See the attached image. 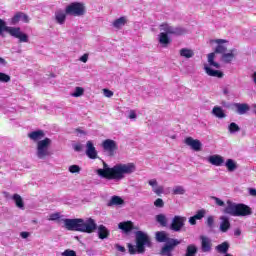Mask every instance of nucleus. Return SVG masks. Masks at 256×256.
Masks as SVG:
<instances>
[{
  "label": "nucleus",
  "instance_id": "1",
  "mask_svg": "<svg viewBox=\"0 0 256 256\" xmlns=\"http://www.w3.org/2000/svg\"><path fill=\"white\" fill-rule=\"evenodd\" d=\"M104 169H98L96 171L99 177L102 179H107L108 181H123L125 175H131V173H135V164L127 163V164H116L113 167H108L107 163H103Z\"/></svg>",
  "mask_w": 256,
  "mask_h": 256
},
{
  "label": "nucleus",
  "instance_id": "2",
  "mask_svg": "<svg viewBox=\"0 0 256 256\" xmlns=\"http://www.w3.org/2000/svg\"><path fill=\"white\" fill-rule=\"evenodd\" d=\"M104 169H98L96 171L99 177L102 179H107L108 181H123L125 175H131V173H135V164L127 163V164H116L113 167H108L107 163H103Z\"/></svg>",
  "mask_w": 256,
  "mask_h": 256
},
{
  "label": "nucleus",
  "instance_id": "3",
  "mask_svg": "<svg viewBox=\"0 0 256 256\" xmlns=\"http://www.w3.org/2000/svg\"><path fill=\"white\" fill-rule=\"evenodd\" d=\"M64 221V227L67 231H78L79 233H95L97 231V223L93 218H66Z\"/></svg>",
  "mask_w": 256,
  "mask_h": 256
},
{
  "label": "nucleus",
  "instance_id": "4",
  "mask_svg": "<svg viewBox=\"0 0 256 256\" xmlns=\"http://www.w3.org/2000/svg\"><path fill=\"white\" fill-rule=\"evenodd\" d=\"M155 239L158 243H164L160 250L162 256H173V251L179 247L181 240L169 237L166 231H157Z\"/></svg>",
  "mask_w": 256,
  "mask_h": 256
},
{
  "label": "nucleus",
  "instance_id": "5",
  "mask_svg": "<svg viewBox=\"0 0 256 256\" xmlns=\"http://www.w3.org/2000/svg\"><path fill=\"white\" fill-rule=\"evenodd\" d=\"M145 245L151 247V239L143 231L136 232V246L128 243L127 248L130 255H135L136 253H145Z\"/></svg>",
  "mask_w": 256,
  "mask_h": 256
},
{
  "label": "nucleus",
  "instance_id": "6",
  "mask_svg": "<svg viewBox=\"0 0 256 256\" xmlns=\"http://www.w3.org/2000/svg\"><path fill=\"white\" fill-rule=\"evenodd\" d=\"M3 31L10 34L11 37L19 39V43H29V36L23 33L20 27H9L5 20L0 19V33H3Z\"/></svg>",
  "mask_w": 256,
  "mask_h": 256
},
{
  "label": "nucleus",
  "instance_id": "7",
  "mask_svg": "<svg viewBox=\"0 0 256 256\" xmlns=\"http://www.w3.org/2000/svg\"><path fill=\"white\" fill-rule=\"evenodd\" d=\"M213 42L217 43V46L214 52L208 54V63L211 67H215V69H219L221 65L215 62V54L224 55L225 53H227V46H225V43H227V40L216 39V40H213Z\"/></svg>",
  "mask_w": 256,
  "mask_h": 256
},
{
  "label": "nucleus",
  "instance_id": "8",
  "mask_svg": "<svg viewBox=\"0 0 256 256\" xmlns=\"http://www.w3.org/2000/svg\"><path fill=\"white\" fill-rule=\"evenodd\" d=\"M66 15L72 17H83L86 13L85 4L81 2H73L66 6Z\"/></svg>",
  "mask_w": 256,
  "mask_h": 256
},
{
  "label": "nucleus",
  "instance_id": "9",
  "mask_svg": "<svg viewBox=\"0 0 256 256\" xmlns=\"http://www.w3.org/2000/svg\"><path fill=\"white\" fill-rule=\"evenodd\" d=\"M49 145H51V139L45 138L37 143V157L38 159H45L49 155Z\"/></svg>",
  "mask_w": 256,
  "mask_h": 256
},
{
  "label": "nucleus",
  "instance_id": "10",
  "mask_svg": "<svg viewBox=\"0 0 256 256\" xmlns=\"http://www.w3.org/2000/svg\"><path fill=\"white\" fill-rule=\"evenodd\" d=\"M185 221H187L186 217L176 215L172 218L169 229L175 233H179L185 227Z\"/></svg>",
  "mask_w": 256,
  "mask_h": 256
},
{
  "label": "nucleus",
  "instance_id": "11",
  "mask_svg": "<svg viewBox=\"0 0 256 256\" xmlns=\"http://www.w3.org/2000/svg\"><path fill=\"white\" fill-rule=\"evenodd\" d=\"M160 31H164L166 35H185V29L173 26H169L167 23H163L160 25Z\"/></svg>",
  "mask_w": 256,
  "mask_h": 256
},
{
  "label": "nucleus",
  "instance_id": "12",
  "mask_svg": "<svg viewBox=\"0 0 256 256\" xmlns=\"http://www.w3.org/2000/svg\"><path fill=\"white\" fill-rule=\"evenodd\" d=\"M102 147L104 151H107L109 157H113L115 155V151L119 149L117 146V142L111 139H106L102 143Z\"/></svg>",
  "mask_w": 256,
  "mask_h": 256
},
{
  "label": "nucleus",
  "instance_id": "13",
  "mask_svg": "<svg viewBox=\"0 0 256 256\" xmlns=\"http://www.w3.org/2000/svg\"><path fill=\"white\" fill-rule=\"evenodd\" d=\"M249 215H253L251 207L243 203L236 204V217H249Z\"/></svg>",
  "mask_w": 256,
  "mask_h": 256
},
{
  "label": "nucleus",
  "instance_id": "14",
  "mask_svg": "<svg viewBox=\"0 0 256 256\" xmlns=\"http://www.w3.org/2000/svg\"><path fill=\"white\" fill-rule=\"evenodd\" d=\"M185 143L193 149V151H201V147H203V144H201V141L197 139H193V137H187L185 139Z\"/></svg>",
  "mask_w": 256,
  "mask_h": 256
},
{
  "label": "nucleus",
  "instance_id": "15",
  "mask_svg": "<svg viewBox=\"0 0 256 256\" xmlns=\"http://www.w3.org/2000/svg\"><path fill=\"white\" fill-rule=\"evenodd\" d=\"M225 215H231V217H237V204L227 201V206L224 208Z\"/></svg>",
  "mask_w": 256,
  "mask_h": 256
},
{
  "label": "nucleus",
  "instance_id": "16",
  "mask_svg": "<svg viewBox=\"0 0 256 256\" xmlns=\"http://www.w3.org/2000/svg\"><path fill=\"white\" fill-rule=\"evenodd\" d=\"M86 155L89 159H97V149L92 141L86 143Z\"/></svg>",
  "mask_w": 256,
  "mask_h": 256
},
{
  "label": "nucleus",
  "instance_id": "17",
  "mask_svg": "<svg viewBox=\"0 0 256 256\" xmlns=\"http://www.w3.org/2000/svg\"><path fill=\"white\" fill-rule=\"evenodd\" d=\"M201 249L203 253H209L211 251L213 244L211 243V239L207 236H201Z\"/></svg>",
  "mask_w": 256,
  "mask_h": 256
},
{
  "label": "nucleus",
  "instance_id": "18",
  "mask_svg": "<svg viewBox=\"0 0 256 256\" xmlns=\"http://www.w3.org/2000/svg\"><path fill=\"white\" fill-rule=\"evenodd\" d=\"M220 220V231L222 233H227L229 229H231V222L229 221V218L227 216H221Z\"/></svg>",
  "mask_w": 256,
  "mask_h": 256
},
{
  "label": "nucleus",
  "instance_id": "19",
  "mask_svg": "<svg viewBox=\"0 0 256 256\" xmlns=\"http://www.w3.org/2000/svg\"><path fill=\"white\" fill-rule=\"evenodd\" d=\"M208 161L211 163V165H215V167H221V165L225 163V160L221 155H212L208 158Z\"/></svg>",
  "mask_w": 256,
  "mask_h": 256
},
{
  "label": "nucleus",
  "instance_id": "20",
  "mask_svg": "<svg viewBox=\"0 0 256 256\" xmlns=\"http://www.w3.org/2000/svg\"><path fill=\"white\" fill-rule=\"evenodd\" d=\"M67 19V13L66 10H57L55 12V20L59 25H63L65 23V20Z\"/></svg>",
  "mask_w": 256,
  "mask_h": 256
},
{
  "label": "nucleus",
  "instance_id": "21",
  "mask_svg": "<svg viewBox=\"0 0 256 256\" xmlns=\"http://www.w3.org/2000/svg\"><path fill=\"white\" fill-rule=\"evenodd\" d=\"M109 235H111V232L105 227V225L101 224L98 226V237L100 239H109Z\"/></svg>",
  "mask_w": 256,
  "mask_h": 256
},
{
  "label": "nucleus",
  "instance_id": "22",
  "mask_svg": "<svg viewBox=\"0 0 256 256\" xmlns=\"http://www.w3.org/2000/svg\"><path fill=\"white\" fill-rule=\"evenodd\" d=\"M235 55H237V50L232 49V50H230L229 53L222 54L221 59L224 63H231V61H233V59H235Z\"/></svg>",
  "mask_w": 256,
  "mask_h": 256
},
{
  "label": "nucleus",
  "instance_id": "23",
  "mask_svg": "<svg viewBox=\"0 0 256 256\" xmlns=\"http://www.w3.org/2000/svg\"><path fill=\"white\" fill-rule=\"evenodd\" d=\"M28 137L32 141H39L45 137V132L43 130L32 131L28 134Z\"/></svg>",
  "mask_w": 256,
  "mask_h": 256
},
{
  "label": "nucleus",
  "instance_id": "24",
  "mask_svg": "<svg viewBox=\"0 0 256 256\" xmlns=\"http://www.w3.org/2000/svg\"><path fill=\"white\" fill-rule=\"evenodd\" d=\"M119 229L124 231V233H131L134 229V225L131 221H126V222H120L118 224Z\"/></svg>",
  "mask_w": 256,
  "mask_h": 256
},
{
  "label": "nucleus",
  "instance_id": "25",
  "mask_svg": "<svg viewBox=\"0 0 256 256\" xmlns=\"http://www.w3.org/2000/svg\"><path fill=\"white\" fill-rule=\"evenodd\" d=\"M207 75H209V77H217L218 79L223 78V72L219 71V70H213L208 66L204 67Z\"/></svg>",
  "mask_w": 256,
  "mask_h": 256
},
{
  "label": "nucleus",
  "instance_id": "26",
  "mask_svg": "<svg viewBox=\"0 0 256 256\" xmlns=\"http://www.w3.org/2000/svg\"><path fill=\"white\" fill-rule=\"evenodd\" d=\"M13 201L15 202L16 207L18 209H25V202H23V198L19 194H14L12 196Z\"/></svg>",
  "mask_w": 256,
  "mask_h": 256
},
{
  "label": "nucleus",
  "instance_id": "27",
  "mask_svg": "<svg viewBox=\"0 0 256 256\" xmlns=\"http://www.w3.org/2000/svg\"><path fill=\"white\" fill-rule=\"evenodd\" d=\"M124 25H127V17L122 16L113 22V27L115 29H121V27H124Z\"/></svg>",
  "mask_w": 256,
  "mask_h": 256
},
{
  "label": "nucleus",
  "instance_id": "28",
  "mask_svg": "<svg viewBox=\"0 0 256 256\" xmlns=\"http://www.w3.org/2000/svg\"><path fill=\"white\" fill-rule=\"evenodd\" d=\"M180 57H185V59H191V57L195 56V52H193L192 49L189 48H182L179 51Z\"/></svg>",
  "mask_w": 256,
  "mask_h": 256
},
{
  "label": "nucleus",
  "instance_id": "29",
  "mask_svg": "<svg viewBox=\"0 0 256 256\" xmlns=\"http://www.w3.org/2000/svg\"><path fill=\"white\" fill-rule=\"evenodd\" d=\"M212 113H213V115H215V117H218V119H225V117H227V115L223 111V108H221L219 106H215L212 109Z\"/></svg>",
  "mask_w": 256,
  "mask_h": 256
},
{
  "label": "nucleus",
  "instance_id": "30",
  "mask_svg": "<svg viewBox=\"0 0 256 256\" xmlns=\"http://www.w3.org/2000/svg\"><path fill=\"white\" fill-rule=\"evenodd\" d=\"M235 107L237 109L238 115H245V113H247V111H249V105L248 104L236 103Z\"/></svg>",
  "mask_w": 256,
  "mask_h": 256
},
{
  "label": "nucleus",
  "instance_id": "31",
  "mask_svg": "<svg viewBox=\"0 0 256 256\" xmlns=\"http://www.w3.org/2000/svg\"><path fill=\"white\" fill-rule=\"evenodd\" d=\"M216 251L218 253H222L223 255H226L227 251H229V242L225 241V242L217 245Z\"/></svg>",
  "mask_w": 256,
  "mask_h": 256
},
{
  "label": "nucleus",
  "instance_id": "32",
  "mask_svg": "<svg viewBox=\"0 0 256 256\" xmlns=\"http://www.w3.org/2000/svg\"><path fill=\"white\" fill-rule=\"evenodd\" d=\"M159 43H161V45H169V43H171V39H169V35L165 32H161L159 34Z\"/></svg>",
  "mask_w": 256,
  "mask_h": 256
},
{
  "label": "nucleus",
  "instance_id": "33",
  "mask_svg": "<svg viewBox=\"0 0 256 256\" xmlns=\"http://www.w3.org/2000/svg\"><path fill=\"white\" fill-rule=\"evenodd\" d=\"M123 203H125L123 198L119 196H113L108 202V207H111L112 205H123Z\"/></svg>",
  "mask_w": 256,
  "mask_h": 256
},
{
  "label": "nucleus",
  "instance_id": "34",
  "mask_svg": "<svg viewBox=\"0 0 256 256\" xmlns=\"http://www.w3.org/2000/svg\"><path fill=\"white\" fill-rule=\"evenodd\" d=\"M197 255V246L195 244H190L186 248L185 256H195Z\"/></svg>",
  "mask_w": 256,
  "mask_h": 256
},
{
  "label": "nucleus",
  "instance_id": "35",
  "mask_svg": "<svg viewBox=\"0 0 256 256\" xmlns=\"http://www.w3.org/2000/svg\"><path fill=\"white\" fill-rule=\"evenodd\" d=\"M156 221L161 227H167V216L165 214L156 215Z\"/></svg>",
  "mask_w": 256,
  "mask_h": 256
},
{
  "label": "nucleus",
  "instance_id": "36",
  "mask_svg": "<svg viewBox=\"0 0 256 256\" xmlns=\"http://www.w3.org/2000/svg\"><path fill=\"white\" fill-rule=\"evenodd\" d=\"M226 167L228 171L233 172L235 171V169H237V164L235 163V161H233V159H228L226 161Z\"/></svg>",
  "mask_w": 256,
  "mask_h": 256
},
{
  "label": "nucleus",
  "instance_id": "37",
  "mask_svg": "<svg viewBox=\"0 0 256 256\" xmlns=\"http://www.w3.org/2000/svg\"><path fill=\"white\" fill-rule=\"evenodd\" d=\"M228 131L229 133H237L238 131H241V128L239 127V125H237V123L232 122L228 126Z\"/></svg>",
  "mask_w": 256,
  "mask_h": 256
},
{
  "label": "nucleus",
  "instance_id": "38",
  "mask_svg": "<svg viewBox=\"0 0 256 256\" xmlns=\"http://www.w3.org/2000/svg\"><path fill=\"white\" fill-rule=\"evenodd\" d=\"M11 81V76L9 74L0 72V83H9Z\"/></svg>",
  "mask_w": 256,
  "mask_h": 256
},
{
  "label": "nucleus",
  "instance_id": "39",
  "mask_svg": "<svg viewBox=\"0 0 256 256\" xmlns=\"http://www.w3.org/2000/svg\"><path fill=\"white\" fill-rule=\"evenodd\" d=\"M206 225L209 229H214L215 227V218L213 216H208L206 220Z\"/></svg>",
  "mask_w": 256,
  "mask_h": 256
},
{
  "label": "nucleus",
  "instance_id": "40",
  "mask_svg": "<svg viewBox=\"0 0 256 256\" xmlns=\"http://www.w3.org/2000/svg\"><path fill=\"white\" fill-rule=\"evenodd\" d=\"M21 15L22 12H17L11 19V24L12 25H17V23H19V21H21Z\"/></svg>",
  "mask_w": 256,
  "mask_h": 256
},
{
  "label": "nucleus",
  "instance_id": "41",
  "mask_svg": "<svg viewBox=\"0 0 256 256\" xmlns=\"http://www.w3.org/2000/svg\"><path fill=\"white\" fill-rule=\"evenodd\" d=\"M173 195H185V188L183 186L174 187Z\"/></svg>",
  "mask_w": 256,
  "mask_h": 256
},
{
  "label": "nucleus",
  "instance_id": "42",
  "mask_svg": "<svg viewBox=\"0 0 256 256\" xmlns=\"http://www.w3.org/2000/svg\"><path fill=\"white\" fill-rule=\"evenodd\" d=\"M83 93H85V89H83V87H76L72 97H81Z\"/></svg>",
  "mask_w": 256,
  "mask_h": 256
},
{
  "label": "nucleus",
  "instance_id": "43",
  "mask_svg": "<svg viewBox=\"0 0 256 256\" xmlns=\"http://www.w3.org/2000/svg\"><path fill=\"white\" fill-rule=\"evenodd\" d=\"M154 206L161 209V208L165 207V202L163 201V199L158 198L154 201Z\"/></svg>",
  "mask_w": 256,
  "mask_h": 256
},
{
  "label": "nucleus",
  "instance_id": "44",
  "mask_svg": "<svg viewBox=\"0 0 256 256\" xmlns=\"http://www.w3.org/2000/svg\"><path fill=\"white\" fill-rule=\"evenodd\" d=\"M70 173H80L81 172V167L79 165H71L69 167Z\"/></svg>",
  "mask_w": 256,
  "mask_h": 256
},
{
  "label": "nucleus",
  "instance_id": "45",
  "mask_svg": "<svg viewBox=\"0 0 256 256\" xmlns=\"http://www.w3.org/2000/svg\"><path fill=\"white\" fill-rule=\"evenodd\" d=\"M212 199L215 201V203H216V205H218V207H225V202L223 200H221L220 198L212 196Z\"/></svg>",
  "mask_w": 256,
  "mask_h": 256
},
{
  "label": "nucleus",
  "instance_id": "46",
  "mask_svg": "<svg viewBox=\"0 0 256 256\" xmlns=\"http://www.w3.org/2000/svg\"><path fill=\"white\" fill-rule=\"evenodd\" d=\"M63 256H77L75 250L67 249L62 253Z\"/></svg>",
  "mask_w": 256,
  "mask_h": 256
},
{
  "label": "nucleus",
  "instance_id": "47",
  "mask_svg": "<svg viewBox=\"0 0 256 256\" xmlns=\"http://www.w3.org/2000/svg\"><path fill=\"white\" fill-rule=\"evenodd\" d=\"M195 219L201 220L203 217H205V210H199L195 215Z\"/></svg>",
  "mask_w": 256,
  "mask_h": 256
},
{
  "label": "nucleus",
  "instance_id": "48",
  "mask_svg": "<svg viewBox=\"0 0 256 256\" xmlns=\"http://www.w3.org/2000/svg\"><path fill=\"white\" fill-rule=\"evenodd\" d=\"M60 217L61 214L59 212L50 214L49 221H57L58 219H60Z\"/></svg>",
  "mask_w": 256,
  "mask_h": 256
},
{
  "label": "nucleus",
  "instance_id": "49",
  "mask_svg": "<svg viewBox=\"0 0 256 256\" xmlns=\"http://www.w3.org/2000/svg\"><path fill=\"white\" fill-rule=\"evenodd\" d=\"M103 93H104V95H105L106 97H108V98L113 97V91H111V90H109V89H107V88L103 89Z\"/></svg>",
  "mask_w": 256,
  "mask_h": 256
},
{
  "label": "nucleus",
  "instance_id": "50",
  "mask_svg": "<svg viewBox=\"0 0 256 256\" xmlns=\"http://www.w3.org/2000/svg\"><path fill=\"white\" fill-rule=\"evenodd\" d=\"M153 191L156 193V195H162V193H163V186H158L156 188H153Z\"/></svg>",
  "mask_w": 256,
  "mask_h": 256
},
{
  "label": "nucleus",
  "instance_id": "51",
  "mask_svg": "<svg viewBox=\"0 0 256 256\" xmlns=\"http://www.w3.org/2000/svg\"><path fill=\"white\" fill-rule=\"evenodd\" d=\"M21 17V21H23V23H29V16H27V14L22 12Z\"/></svg>",
  "mask_w": 256,
  "mask_h": 256
},
{
  "label": "nucleus",
  "instance_id": "52",
  "mask_svg": "<svg viewBox=\"0 0 256 256\" xmlns=\"http://www.w3.org/2000/svg\"><path fill=\"white\" fill-rule=\"evenodd\" d=\"M80 61H82V63H87V61H89V54L82 55Z\"/></svg>",
  "mask_w": 256,
  "mask_h": 256
},
{
  "label": "nucleus",
  "instance_id": "53",
  "mask_svg": "<svg viewBox=\"0 0 256 256\" xmlns=\"http://www.w3.org/2000/svg\"><path fill=\"white\" fill-rule=\"evenodd\" d=\"M148 185H150V187H157L158 183L156 179H152L148 181Z\"/></svg>",
  "mask_w": 256,
  "mask_h": 256
},
{
  "label": "nucleus",
  "instance_id": "54",
  "mask_svg": "<svg viewBox=\"0 0 256 256\" xmlns=\"http://www.w3.org/2000/svg\"><path fill=\"white\" fill-rule=\"evenodd\" d=\"M190 225H197V218L195 216H192L189 218Z\"/></svg>",
  "mask_w": 256,
  "mask_h": 256
},
{
  "label": "nucleus",
  "instance_id": "55",
  "mask_svg": "<svg viewBox=\"0 0 256 256\" xmlns=\"http://www.w3.org/2000/svg\"><path fill=\"white\" fill-rule=\"evenodd\" d=\"M129 119H137V113H135V110L130 111Z\"/></svg>",
  "mask_w": 256,
  "mask_h": 256
},
{
  "label": "nucleus",
  "instance_id": "56",
  "mask_svg": "<svg viewBox=\"0 0 256 256\" xmlns=\"http://www.w3.org/2000/svg\"><path fill=\"white\" fill-rule=\"evenodd\" d=\"M74 150L77 152L83 151V145H81V144L74 145Z\"/></svg>",
  "mask_w": 256,
  "mask_h": 256
},
{
  "label": "nucleus",
  "instance_id": "57",
  "mask_svg": "<svg viewBox=\"0 0 256 256\" xmlns=\"http://www.w3.org/2000/svg\"><path fill=\"white\" fill-rule=\"evenodd\" d=\"M249 195H251L252 197H256V189L255 188H250L249 189Z\"/></svg>",
  "mask_w": 256,
  "mask_h": 256
},
{
  "label": "nucleus",
  "instance_id": "58",
  "mask_svg": "<svg viewBox=\"0 0 256 256\" xmlns=\"http://www.w3.org/2000/svg\"><path fill=\"white\" fill-rule=\"evenodd\" d=\"M20 237H22V239H27V237H29V232H21Z\"/></svg>",
  "mask_w": 256,
  "mask_h": 256
},
{
  "label": "nucleus",
  "instance_id": "59",
  "mask_svg": "<svg viewBox=\"0 0 256 256\" xmlns=\"http://www.w3.org/2000/svg\"><path fill=\"white\" fill-rule=\"evenodd\" d=\"M117 249H118V251H120L121 253H125V247H123V246H117Z\"/></svg>",
  "mask_w": 256,
  "mask_h": 256
},
{
  "label": "nucleus",
  "instance_id": "60",
  "mask_svg": "<svg viewBox=\"0 0 256 256\" xmlns=\"http://www.w3.org/2000/svg\"><path fill=\"white\" fill-rule=\"evenodd\" d=\"M0 65H7V61L2 57H0Z\"/></svg>",
  "mask_w": 256,
  "mask_h": 256
},
{
  "label": "nucleus",
  "instance_id": "61",
  "mask_svg": "<svg viewBox=\"0 0 256 256\" xmlns=\"http://www.w3.org/2000/svg\"><path fill=\"white\" fill-rule=\"evenodd\" d=\"M234 235H236V237H239V235H241V230L240 229H236L234 231Z\"/></svg>",
  "mask_w": 256,
  "mask_h": 256
},
{
  "label": "nucleus",
  "instance_id": "62",
  "mask_svg": "<svg viewBox=\"0 0 256 256\" xmlns=\"http://www.w3.org/2000/svg\"><path fill=\"white\" fill-rule=\"evenodd\" d=\"M252 79H253V81H254V83H255V85H256V72H254V73L252 74Z\"/></svg>",
  "mask_w": 256,
  "mask_h": 256
},
{
  "label": "nucleus",
  "instance_id": "63",
  "mask_svg": "<svg viewBox=\"0 0 256 256\" xmlns=\"http://www.w3.org/2000/svg\"><path fill=\"white\" fill-rule=\"evenodd\" d=\"M224 256H232L231 254H226V255H224Z\"/></svg>",
  "mask_w": 256,
  "mask_h": 256
},
{
  "label": "nucleus",
  "instance_id": "64",
  "mask_svg": "<svg viewBox=\"0 0 256 256\" xmlns=\"http://www.w3.org/2000/svg\"><path fill=\"white\" fill-rule=\"evenodd\" d=\"M224 93H227V90H224Z\"/></svg>",
  "mask_w": 256,
  "mask_h": 256
}]
</instances>
